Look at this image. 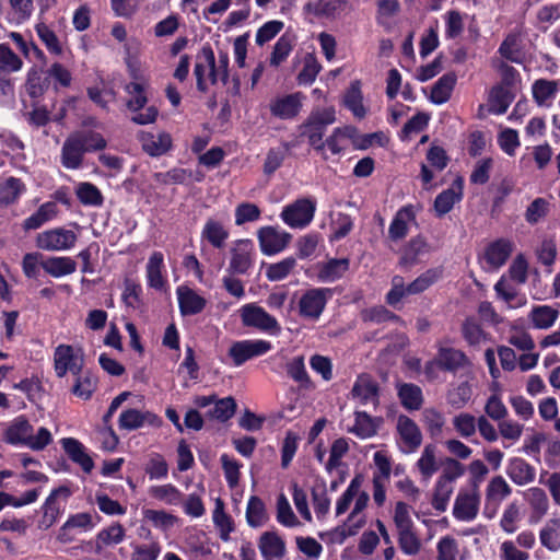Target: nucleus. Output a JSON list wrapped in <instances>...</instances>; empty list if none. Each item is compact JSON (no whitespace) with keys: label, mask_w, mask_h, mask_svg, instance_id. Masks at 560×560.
<instances>
[{"label":"nucleus","mask_w":560,"mask_h":560,"mask_svg":"<svg viewBox=\"0 0 560 560\" xmlns=\"http://www.w3.org/2000/svg\"><path fill=\"white\" fill-rule=\"evenodd\" d=\"M513 250V244L509 240L500 238L492 242L486 249L485 258L492 268L502 267Z\"/></svg>","instance_id":"nucleus-22"},{"label":"nucleus","mask_w":560,"mask_h":560,"mask_svg":"<svg viewBox=\"0 0 560 560\" xmlns=\"http://www.w3.org/2000/svg\"><path fill=\"white\" fill-rule=\"evenodd\" d=\"M304 98L301 92L276 97L269 104L270 113L283 120L293 119L301 112Z\"/></svg>","instance_id":"nucleus-10"},{"label":"nucleus","mask_w":560,"mask_h":560,"mask_svg":"<svg viewBox=\"0 0 560 560\" xmlns=\"http://www.w3.org/2000/svg\"><path fill=\"white\" fill-rule=\"evenodd\" d=\"M50 85V78L46 73L43 77L37 70L32 69L27 74L26 89L32 98H38L44 95Z\"/></svg>","instance_id":"nucleus-44"},{"label":"nucleus","mask_w":560,"mask_h":560,"mask_svg":"<svg viewBox=\"0 0 560 560\" xmlns=\"http://www.w3.org/2000/svg\"><path fill=\"white\" fill-rule=\"evenodd\" d=\"M291 148V143L284 142L282 149H270L264 163V173L267 175L273 174L283 163L285 154Z\"/></svg>","instance_id":"nucleus-53"},{"label":"nucleus","mask_w":560,"mask_h":560,"mask_svg":"<svg viewBox=\"0 0 560 560\" xmlns=\"http://www.w3.org/2000/svg\"><path fill=\"white\" fill-rule=\"evenodd\" d=\"M126 92L130 95V98L126 103L127 108L135 113L131 117V121L137 125L154 122L159 114L155 106H149L143 113H140V109L144 108L148 103L143 85L137 82H130L126 85Z\"/></svg>","instance_id":"nucleus-1"},{"label":"nucleus","mask_w":560,"mask_h":560,"mask_svg":"<svg viewBox=\"0 0 560 560\" xmlns=\"http://www.w3.org/2000/svg\"><path fill=\"white\" fill-rule=\"evenodd\" d=\"M260 249L265 255H273L283 250L290 243L291 235L279 232L272 226H264L258 233Z\"/></svg>","instance_id":"nucleus-14"},{"label":"nucleus","mask_w":560,"mask_h":560,"mask_svg":"<svg viewBox=\"0 0 560 560\" xmlns=\"http://www.w3.org/2000/svg\"><path fill=\"white\" fill-rule=\"evenodd\" d=\"M213 404V407L207 410L206 417L225 422L234 416L236 402L233 397L215 398Z\"/></svg>","instance_id":"nucleus-39"},{"label":"nucleus","mask_w":560,"mask_h":560,"mask_svg":"<svg viewBox=\"0 0 560 560\" xmlns=\"http://www.w3.org/2000/svg\"><path fill=\"white\" fill-rule=\"evenodd\" d=\"M453 425L460 436L467 439L476 433L477 419L470 413L463 412L454 417Z\"/></svg>","instance_id":"nucleus-64"},{"label":"nucleus","mask_w":560,"mask_h":560,"mask_svg":"<svg viewBox=\"0 0 560 560\" xmlns=\"http://www.w3.org/2000/svg\"><path fill=\"white\" fill-rule=\"evenodd\" d=\"M471 387L467 382L460 383L447 393V402L454 408H463L470 399Z\"/></svg>","instance_id":"nucleus-63"},{"label":"nucleus","mask_w":560,"mask_h":560,"mask_svg":"<svg viewBox=\"0 0 560 560\" xmlns=\"http://www.w3.org/2000/svg\"><path fill=\"white\" fill-rule=\"evenodd\" d=\"M70 495L71 490L67 486H60L50 492L42 506L43 516L38 522L39 529L46 530L56 523L60 514V506L57 503V499L61 498L67 500Z\"/></svg>","instance_id":"nucleus-11"},{"label":"nucleus","mask_w":560,"mask_h":560,"mask_svg":"<svg viewBox=\"0 0 560 560\" xmlns=\"http://www.w3.org/2000/svg\"><path fill=\"white\" fill-rule=\"evenodd\" d=\"M178 304L183 315H195L206 306V300L188 287L177 288Z\"/></svg>","instance_id":"nucleus-25"},{"label":"nucleus","mask_w":560,"mask_h":560,"mask_svg":"<svg viewBox=\"0 0 560 560\" xmlns=\"http://www.w3.org/2000/svg\"><path fill=\"white\" fill-rule=\"evenodd\" d=\"M320 69L322 66L319 65L315 56L312 54H307L304 58L303 69L298 75L299 83L312 84L315 81Z\"/></svg>","instance_id":"nucleus-62"},{"label":"nucleus","mask_w":560,"mask_h":560,"mask_svg":"<svg viewBox=\"0 0 560 560\" xmlns=\"http://www.w3.org/2000/svg\"><path fill=\"white\" fill-rule=\"evenodd\" d=\"M269 520L265 503L259 497L252 495L247 502L246 521L253 528L264 526Z\"/></svg>","instance_id":"nucleus-32"},{"label":"nucleus","mask_w":560,"mask_h":560,"mask_svg":"<svg viewBox=\"0 0 560 560\" xmlns=\"http://www.w3.org/2000/svg\"><path fill=\"white\" fill-rule=\"evenodd\" d=\"M430 246L421 235L412 237L402 248L399 264L401 266H413L419 261V257L428 254Z\"/></svg>","instance_id":"nucleus-27"},{"label":"nucleus","mask_w":560,"mask_h":560,"mask_svg":"<svg viewBox=\"0 0 560 560\" xmlns=\"http://www.w3.org/2000/svg\"><path fill=\"white\" fill-rule=\"evenodd\" d=\"M559 313L551 306H536L530 313V319L536 328L547 329L553 325Z\"/></svg>","instance_id":"nucleus-47"},{"label":"nucleus","mask_w":560,"mask_h":560,"mask_svg":"<svg viewBox=\"0 0 560 560\" xmlns=\"http://www.w3.org/2000/svg\"><path fill=\"white\" fill-rule=\"evenodd\" d=\"M46 273L54 278L71 275L77 269V262L71 257H49L40 262Z\"/></svg>","instance_id":"nucleus-30"},{"label":"nucleus","mask_w":560,"mask_h":560,"mask_svg":"<svg viewBox=\"0 0 560 560\" xmlns=\"http://www.w3.org/2000/svg\"><path fill=\"white\" fill-rule=\"evenodd\" d=\"M349 8L346 0H317L308 3L306 9L317 18L335 19Z\"/></svg>","instance_id":"nucleus-24"},{"label":"nucleus","mask_w":560,"mask_h":560,"mask_svg":"<svg viewBox=\"0 0 560 560\" xmlns=\"http://www.w3.org/2000/svg\"><path fill=\"white\" fill-rule=\"evenodd\" d=\"M468 364L469 360L463 351L455 348L441 347L434 361L427 364L425 371L429 372L433 365H436L443 371L456 372Z\"/></svg>","instance_id":"nucleus-12"},{"label":"nucleus","mask_w":560,"mask_h":560,"mask_svg":"<svg viewBox=\"0 0 560 560\" xmlns=\"http://www.w3.org/2000/svg\"><path fill=\"white\" fill-rule=\"evenodd\" d=\"M74 136L80 140L84 152L103 150L107 145L104 137L95 131L74 132Z\"/></svg>","instance_id":"nucleus-60"},{"label":"nucleus","mask_w":560,"mask_h":560,"mask_svg":"<svg viewBox=\"0 0 560 560\" xmlns=\"http://www.w3.org/2000/svg\"><path fill=\"white\" fill-rule=\"evenodd\" d=\"M463 197L462 179L458 178L454 182L452 187L439 194L434 200V210L438 217H443L448 213L454 205Z\"/></svg>","instance_id":"nucleus-21"},{"label":"nucleus","mask_w":560,"mask_h":560,"mask_svg":"<svg viewBox=\"0 0 560 560\" xmlns=\"http://www.w3.org/2000/svg\"><path fill=\"white\" fill-rule=\"evenodd\" d=\"M417 467L423 480H429L440 468L436 458V446L428 444L424 446L420 458L417 462Z\"/></svg>","instance_id":"nucleus-36"},{"label":"nucleus","mask_w":560,"mask_h":560,"mask_svg":"<svg viewBox=\"0 0 560 560\" xmlns=\"http://www.w3.org/2000/svg\"><path fill=\"white\" fill-rule=\"evenodd\" d=\"M201 236L213 247L221 248L229 237V232L224 229L222 223L213 219H209L202 229Z\"/></svg>","instance_id":"nucleus-40"},{"label":"nucleus","mask_w":560,"mask_h":560,"mask_svg":"<svg viewBox=\"0 0 560 560\" xmlns=\"http://www.w3.org/2000/svg\"><path fill=\"white\" fill-rule=\"evenodd\" d=\"M349 444L345 438L335 440L330 447L329 459L325 465L327 472H331L334 469L341 466V458L348 453Z\"/></svg>","instance_id":"nucleus-54"},{"label":"nucleus","mask_w":560,"mask_h":560,"mask_svg":"<svg viewBox=\"0 0 560 560\" xmlns=\"http://www.w3.org/2000/svg\"><path fill=\"white\" fill-rule=\"evenodd\" d=\"M401 405L409 410L420 409L423 402L422 390L418 385L405 383L398 388Z\"/></svg>","instance_id":"nucleus-38"},{"label":"nucleus","mask_w":560,"mask_h":560,"mask_svg":"<svg viewBox=\"0 0 560 560\" xmlns=\"http://www.w3.org/2000/svg\"><path fill=\"white\" fill-rule=\"evenodd\" d=\"M31 433H33V427L28 420L23 416L18 417L5 431V442L13 445L23 444L27 446Z\"/></svg>","instance_id":"nucleus-29"},{"label":"nucleus","mask_w":560,"mask_h":560,"mask_svg":"<svg viewBox=\"0 0 560 560\" xmlns=\"http://www.w3.org/2000/svg\"><path fill=\"white\" fill-rule=\"evenodd\" d=\"M61 445L69 458L81 466L85 472H91L94 468L92 457L86 454L83 444L74 438H65L61 440Z\"/></svg>","instance_id":"nucleus-20"},{"label":"nucleus","mask_w":560,"mask_h":560,"mask_svg":"<svg viewBox=\"0 0 560 560\" xmlns=\"http://www.w3.org/2000/svg\"><path fill=\"white\" fill-rule=\"evenodd\" d=\"M162 266L163 254L161 252L152 253L147 265V277L150 287L154 289H162L164 285V280L161 272Z\"/></svg>","instance_id":"nucleus-41"},{"label":"nucleus","mask_w":560,"mask_h":560,"mask_svg":"<svg viewBox=\"0 0 560 560\" xmlns=\"http://www.w3.org/2000/svg\"><path fill=\"white\" fill-rule=\"evenodd\" d=\"M258 549L264 560H280L287 552L284 539L275 530L261 533Z\"/></svg>","instance_id":"nucleus-16"},{"label":"nucleus","mask_w":560,"mask_h":560,"mask_svg":"<svg viewBox=\"0 0 560 560\" xmlns=\"http://www.w3.org/2000/svg\"><path fill=\"white\" fill-rule=\"evenodd\" d=\"M456 74L448 72L443 74L432 86L430 100L434 104L446 103L456 83Z\"/></svg>","instance_id":"nucleus-34"},{"label":"nucleus","mask_w":560,"mask_h":560,"mask_svg":"<svg viewBox=\"0 0 560 560\" xmlns=\"http://www.w3.org/2000/svg\"><path fill=\"white\" fill-rule=\"evenodd\" d=\"M213 523L220 530V538L228 541L230 534L234 530V525L231 516L224 512L223 502L220 499L217 500L213 511Z\"/></svg>","instance_id":"nucleus-45"},{"label":"nucleus","mask_w":560,"mask_h":560,"mask_svg":"<svg viewBox=\"0 0 560 560\" xmlns=\"http://www.w3.org/2000/svg\"><path fill=\"white\" fill-rule=\"evenodd\" d=\"M270 349L271 343L262 339L242 340L232 343L229 349V355L232 358L233 363L240 366L247 360L267 353Z\"/></svg>","instance_id":"nucleus-7"},{"label":"nucleus","mask_w":560,"mask_h":560,"mask_svg":"<svg viewBox=\"0 0 560 560\" xmlns=\"http://www.w3.org/2000/svg\"><path fill=\"white\" fill-rule=\"evenodd\" d=\"M557 92L558 82L553 80L539 79L533 84V97L540 106L553 98Z\"/></svg>","instance_id":"nucleus-43"},{"label":"nucleus","mask_w":560,"mask_h":560,"mask_svg":"<svg viewBox=\"0 0 560 560\" xmlns=\"http://www.w3.org/2000/svg\"><path fill=\"white\" fill-rule=\"evenodd\" d=\"M480 504L479 490H460L456 497L453 515L459 521L469 522L477 517Z\"/></svg>","instance_id":"nucleus-9"},{"label":"nucleus","mask_w":560,"mask_h":560,"mask_svg":"<svg viewBox=\"0 0 560 560\" xmlns=\"http://www.w3.org/2000/svg\"><path fill=\"white\" fill-rule=\"evenodd\" d=\"M240 314L242 324L245 327L256 328L269 335H278L281 331V327L276 317L255 303H248L242 306Z\"/></svg>","instance_id":"nucleus-2"},{"label":"nucleus","mask_w":560,"mask_h":560,"mask_svg":"<svg viewBox=\"0 0 560 560\" xmlns=\"http://www.w3.org/2000/svg\"><path fill=\"white\" fill-rule=\"evenodd\" d=\"M349 259H330L320 270V278L328 281H335L341 278L349 269Z\"/></svg>","instance_id":"nucleus-57"},{"label":"nucleus","mask_w":560,"mask_h":560,"mask_svg":"<svg viewBox=\"0 0 560 560\" xmlns=\"http://www.w3.org/2000/svg\"><path fill=\"white\" fill-rule=\"evenodd\" d=\"M77 196L85 206H101L103 203V196L100 189L91 183L79 184Z\"/></svg>","instance_id":"nucleus-56"},{"label":"nucleus","mask_w":560,"mask_h":560,"mask_svg":"<svg viewBox=\"0 0 560 560\" xmlns=\"http://www.w3.org/2000/svg\"><path fill=\"white\" fill-rule=\"evenodd\" d=\"M416 220V209L412 205L400 208L388 228V238L393 242H399L408 235L409 222Z\"/></svg>","instance_id":"nucleus-18"},{"label":"nucleus","mask_w":560,"mask_h":560,"mask_svg":"<svg viewBox=\"0 0 560 560\" xmlns=\"http://www.w3.org/2000/svg\"><path fill=\"white\" fill-rule=\"evenodd\" d=\"M296 266L294 257H287L279 262L271 264L266 270V277L270 281H280L284 279Z\"/></svg>","instance_id":"nucleus-55"},{"label":"nucleus","mask_w":560,"mask_h":560,"mask_svg":"<svg viewBox=\"0 0 560 560\" xmlns=\"http://www.w3.org/2000/svg\"><path fill=\"white\" fill-rule=\"evenodd\" d=\"M327 293H329V289L307 290L299 301L300 315L308 319H318L326 306Z\"/></svg>","instance_id":"nucleus-8"},{"label":"nucleus","mask_w":560,"mask_h":560,"mask_svg":"<svg viewBox=\"0 0 560 560\" xmlns=\"http://www.w3.org/2000/svg\"><path fill=\"white\" fill-rule=\"evenodd\" d=\"M78 235L65 228H55L40 232L36 236V246L47 252H65L71 249Z\"/></svg>","instance_id":"nucleus-3"},{"label":"nucleus","mask_w":560,"mask_h":560,"mask_svg":"<svg viewBox=\"0 0 560 560\" xmlns=\"http://www.w3.org/2000/svg\"><path fill=\"white\" fill-rule=\"evenodd\" d=\"M140 141L143 151L151 156H159L164 154L172 145L171 136L165 132L159 135L141 132Z\"/></svg>","instance_id":"nucleus-26"},{"label":"nucleus","mask_w":560,"mask_h":560,"mask_svg":"<svg viewBox=\"0 0 560 560\" xmlns=\"http://www.w3.org/2000/svg\"><path fill=\"white\" fill-rule=\"evenodd\" d=\"M550 202L545 198L534 199L525 211V220L530 225L537 224L545 219L550 212Z\"/></svg>","instance_id":"nucleus-48"},{"label":"nucleus","mask_w":560,"mask_h":560,"mask_svg":"<svg viewBox=\"0 0 560 560\" xmlns=\"http://www.w3.org/2000/svg\"><path fill=\"white\" fill-rule=\"evenodd\" d=\"M345 106L354 117L362 119L366 115V108L363 105V95L360 81H353L343 96Z\"/></svg>","instance_id":"nucleus-33"},{"label":"nucleus","mask_w":560,"mask_h":560,"mask_svg":"<svg viewBox=\"0 0 560 560\" xmlns=\"http://www.w3.org/2000/svg\"><path fill=\"white\" fill-rule=\"evenodd\" d=\"M442 276V270L439 268L428 269L421 273L417 279L407 285L408 294H419L429 289Z\"/></svg>","instance_id":"nucleus-42"},{"label":"nucleus","mask_w":560,"mask_h":560,"mask_svg":"<svg viewBox=\"0 0 560 560\" xmlns=\"http://www.w3.org/2000/svg\"><path fill=\"white\" fill-rule=\"evenodd\" d=\"M315 210L316 205L314 201L308 198H302L284 207L281 218L290 228L302 229L311 223Z\"/></svg>","instance_id":"nucleus-4"},{"label":"nucleus","mask_w":560,"mask_h":560,"mask_svg":"<svg viewBox=\"0 0 560 560\" xmlns=\"http://www.w3.org/2000/svg\"><path fill=\"white\" fill-rule=\"evenodd\" d=\"M397 431L410 451L417 450L422 442V434L417 423L407 416H399Z\"/></svg>","instance_id":"nucleus-23"},{"label":"nucleus","mask_w":560,"mask_h":560,"mask_svg":"<svg viewBox=\"0 0 560 560\" xmlns=\"http://www.w3.org/2000/svg\"><path fill=\"white\" fill-rule=\"evenodd\" d=\"M58 206L54 201L43 203L35 213L24 220V230H36L58 214Z\"/></svg>","instance_id":"nucleus-31"},{"label":"nucleus","mask_w":560,"mask_h":560,"mask_svg":"<svg viewBox=\"0 0 560 560\" xmlns=\"http://www.w3.org/2000/svg\"><path fill=\"white\" fill-rule=\"evenodd\" d=\"M208 71V78L211 84L217 83V62L212 48L210 46H203L200 52L197 55L196 65L194 68V74L197 81V89L200 92H206L208 85L206 83V72Z\"/></svg>","instance_id":"nucleus-6"},{"label":"nucleus","mask_w":560,"mask_h":560,"mask_svg":"<svg viewBox=\"0 0 560 560\" xmlns=\"http://www.w3.org/2000/svg\"><path fill=\"white\" fill-rule=\"evenodd\" d=\"M508 476L518 486H524L535 479V469L525 459L513 457L508 465Z\"/></svg>","instance_id":"nucleus-28"},{"label":"nucleus","mask_w":560,"mask_h":560,"mask_svg":"<svg viewBox=\"0 0 560 560\" xmlns=\"http://www.w3.org/2000/svg\"><path fill=\"white\" fill-rule=\"evenodd\" d=\"M160 424L161 419L155 413L135 408L122 411L118 419L119 429L127 431H133L145 425L159 427Z\"/></svg>","instance_id":"nucleus-13"},{"label":"nucleus","mask_w":560,"mask_h":560,"mask_svg":"<svg viewBox=\"0 0 560 560\" xmlns=\"http://www.w3.org/2000/svg\"><path fill=\"white\" fill-rule=\"evenodd\" d=\"M84 150L81 142L74 133H71L63 142L61 149V164L68 170L81 167L84 156Z\"/></svg>","instance_id":"nucleus-19"},{"label":"nucleus","mask_w":560,"mask_h":560,"mask_svg":"<svg viewBox=\"0 0 560 560\" xmlns=\"http://www.w3.org/2000/svg\"><path fill=\"white\" fill-rule=\"evenodd\" d=\"M83 364V354L75 353L71 346L60 345L55 349L54 366L58 377L62 378L68 372L80 373Z\"/></svg>","instance_id":"nucleus-5"},{"label":"nucleus","mask_w":560,"mask_h":560,"mask_svg":"<svg viewBox=\"0 0 560 560\" xmlns=\"http://www.w3.org/2000/svg\"><path fill=\"white\" fill-rule=\"evenodd\" d=\"M499 52L506 60L521 63L520 36L515 33L509 34L500 45Z\"/></svg>","instance_id":"nucleus-52"},{"label":"nucleus","mask_w":560,"mask_h":560,"mask_svg":"<svg viewBox=\"0 0 560 560\" xmlns=\"http://www.w3.org/2000/svg\"><path fill=\"white\" fill-rule=\"evenodd\" d=\"M512 102V97L505 89L502 86L493 88L490 94V110L494 114L501 115L504 114L510 104Z\"/></svg>","instance_id":"nucleus-59"},{"label":"nucleus","mask_w":560,"mask_h":560,"mask_svg":"<svg viewBox=\"0 0 560 560\" xmlns=\"http://www.w3.org/2000/svg\"><path fill=\"white\" fill-rule=\"evenodd\" d=\"M351 395L361 405H378V385L369 374H361L353 384Z\"/></svg>","instance_id":"nucleus-17"},{"label":"nucleus","mask_w":560,"mask_h":560,"mask_svg":"<svg viewBox=\"0 0 560 560\" xmlns=\"http://www.w3.org/2000/svg\"><path fill=\"white\" fill-rule=\"evenodd\" d=\"M75 382L71 388L74 396L84 400L90 399L92 394L97 388V378L90 372L81 370L80 373L74 374Z\"/></svg>","instance_id":"nucleus-35"},{"label":"nucleus","mask_w":560,"mask_h":560,"mask_svg":"<svg viewBox=\"0 0 560 560\" xmlns=\"http://www.w3.org/2000/svg\"><path fill=\"white\" fill-rule=\"evenodd\" d=\"M24 190V184L20 178L9 177L0 186V205L13 203Z\"/></svg>","instance_id":"nucleus-50"},{"label":"nucleus","mask_w":560,"mask_h":560,"mask_svg":"<svg viewBox=\"0 0 560 560\" xmlns=\"http://www.w3.org/2000/svg\"><path fill=\"white\" fill-rule=\"evenodd\" d=\"M253 244L249 240H240L231 250L228 271L231 275H244L253 266Z\"/></svg>","instance_id":"nucleus-15"},{"label":"nucleus","mask_w":560,"mask_h":560,"mask_svg":"<svg viewBox=\"0 0 560 560\" xmlns=\"http://www.w3.org/2000/svg\"><path fill=\"white\" fill-rule=\"evenodd\" d=\"M355 423L350 429V432L354 433L361 439L371 438L376 434V424L372 417L365 411H355Z\"/></svg>","instance_id":"nucleus-49"},{"label":"nucleus","mask_w":560,"mask_h":560,"mask_svg":"<svg viewBox=\"0 0 560 560\" xmlns=\"http://www.w3.org/2000/svg\"><path fill=\"white\" fill-rule=\"evenodd\" d=\"M277 521L287 527H294L300 524L284 494H280L277 500Z\"/></svg>","instance_id":"nucleus-58"},{"label":"nucleus","mask_w":560,"mask_h":560,"mask_svg":"<svg viewBox=\"0 0 560 560\" xmlns=\"http://www.w3.org/2000/svg\"><path fill=\"white\" fill-rule=\"evenodd\" d=\"M303 132L302 135L306 136L308 139V143L316 150L322 152L325 148V141L323 140L326 128L317 126L308 120L302 126Z\"/></svg>","instance_id":"nucleus-61"},{"label":"nucleus","mask_w":560,"mask_h":560,"mask_svg":"<svg viewBox=\"0 0 560 560\" xmlns=\"http://www.w3.org/2000/svg\"><path fill=\"white\" fill-rule=\"evenodd\" d=\"M453 491V483L438 478L432 498L433 508L436 511L444 512Z\"/></svg>","instance_id":"nucleus-51"},{"label":"nucleus","mask_w":560,"mask_h":560,"mask_svg":"<svg viewBox=\"0 0 560 560\" xmlns=\"http://www.w3.org/2000/svg\"><path fill=\"white\" fill-rule=\"evenodd\" d=\"M512 493V489L502 476L493 477L486 489L487 503H493L498 506L505 498Z\"/></svg>","instance_id":"nucleus-37"},{"label":"nucleus","mask_w":560,"mask_h":560,"mask_svg":"<svg viewBox=\"0 0 560 560\" xmlns=\"http://www.w3.org/2000/svg\"><path fill=\"white\" fill-rule=\"evenodd\" d=\"M22 67V59L8 45L0 44V73L18 72Z\"/></svg>","instance_id":"nucleus-46"}]
</instances>
